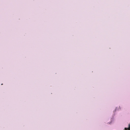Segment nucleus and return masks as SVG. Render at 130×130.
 <instances>
[{"instance_id": "1", "label": "nucleus", "mask_w": 130, "mask_h": 130, "mask_svg": "<svg viewBox=\"0 0 130 130\" xmlns=\"http://www.w3.org/2000/svg\"><path fill=\"white\" fill-rule=\"evenodd\" d=\"M129 127L127 128H125L126 130H130V125H129Z\"/></svg>"}]
</instances>
